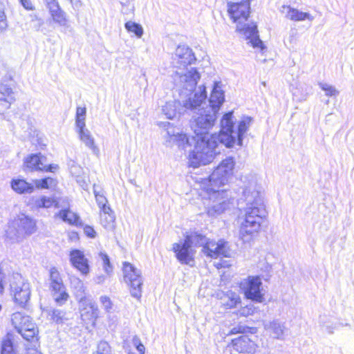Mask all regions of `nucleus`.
<instances>
[{
	"label": "nucleus",
	"mask_w": 354,
	"mask_h": 354,
	"mask_svg": "<svg viewBox=\"0 0 354 354\" xmlns=\"http://www.w3.org/2000/svg\"><path fill=\"white\" fill-rule=\"evenodd\" d=\"M203 103L195 109L191 120V127L195 136L187 137L179 129H176L167 122L166 142L168 145L176 144L178 147H183L186 150L187 147L194 145L189 155L190 166L196 168L201 165H207L214 158L216 154L219 153L217 148L220 145V133L209 134V129L214 126L216 113L212 108H201Z\"/></svg>",
	"instance_id": "1"
},
{
	"label": "nucleus",
	"mask_w": 354,
	"mask_h": 354,
	"mask_svg": "<svg viewBox=\"0 0 354 354\" xmlns=\"http://www.w3.org/2000/svg\"><path fill=\"white\" fill-rule=\"evenodd\" d=\"M243 198L246 207L244 210V219L241 222L239 236L245 243L250 242L254 234L261 228L263 219L266 217L267 212L263 199L259 191L257 177L249 174L242 176Z\"/></svg>",
	"instance_id": "2"
},
{
	"label": "nucleus",
	"mask_w": 354,
	"mask_h": 354,
	"mask_svg": "<svg viewBox=\"0 0 354 354\" xmlns=\"http://www.w3.org/2000/svg\"><path fill=\"white\" fill-rule=\"evenodd\" d=\"M234 167L233 158L228 157L223 160L214 170L209 178L206 180L207 187L204 189L208 196L204 205L207 213L210 216H216L230 208L232 196L230 191L220 187L225 186L232 174Z\"/></svg>",
	"instance_id": "3"
},
{
	"label": "nucleus",
	"mask_w": 354,
	"mask_h": 354,
	"mask_svg": "<svg viewBox=\"0 0 354 354\" xmlns=\"http://www.w3.org/2000/svg\"><path fill=\"white\" fill-rule=\"evenodd\" d=\"M200 77L199 73L194 69L186 74L176 71V75L174 77V82L180 88V95L187 98L183 101V104L179 100L166 102L162 111L167 118L174 119L177 114H180L184 109H195L205 102L207 92L203 85L199 86L198 90L194 93Z\"/></svg>",
	"instance_id": "4"
},
{
	"label": "nucleus",
	"mask_w": 354,
	"mask_h": 354,
	"mask_svg": "<svg viewBox=\"0 0 354 354\" xmlns=\"http://www.w3.org/2000/svg\"><path fill=\"white\" fill-rule=\"evenodd\" d=\"M228 13L234 22L237 23L236 30L243 35L254 48H263V44L260 39L257 26L254 24H244L250 15V2L248 0H241V2H231L227 3Z\"/></svg>",
	"instance_id": "5"
},
{
	"label": "nucleus",
	"mask_w": 354,
	"mask_h": 354,
	"mask_svg": "<svg viewBox=\"0 0 354 354\" xmlns=\"http://www.w3.org/2000/svg\"><path fill=\"white\" fill-rule=\"evenodd\" d=\"M252 118L243 117L238 124L237 130H234L233 113L228 112L223 115L221 121L220 144L227 148L232 147L235 144L241 147L244 134L248 130Z\"/></svg>",
	"instance_id": "6"
},
{
	"label": "nucleus",
	"mask_w": 354,
	"mask_h": 354,
	"mask_svg": "<svg viewBox=\"0 0 354 354\" xmlns=\"http://www.w3.org/2000/svg\"><path fill=\"white\" fill-rule=\"evenodd\" d=\"M10 286L15 303L24 308L31 295L30 283L25 281L20 274L15 273L12 276Z\"/></svg>",
	"instance_id": "7"
},
{
	"label": "nucleus",
	"mask_w": 354,
	"mask_h": 354,
	"mask_svg": "<svg viewBox=\"0 0 354 354\" xmlns=\"http://www.w3.org/2000/svg\"><path fill=\"white\" fill-rule=\"evenodd\" d=\"M245 298L257 303L264 301L265 290L259 276H250L241 283Z\"/></svg>",
	"instance_id": "8"
},
{
	"label": "nucleus",
	"mask_w": 354,
	"mask_h": 354,
	"mask_svg": "<svg viewBox=\"0 0 354 354\" xmlns=\"http://www.w3.org/2000/svg\"><path fill=\"white\" fill-rule=\"evenodd\" d=\"M124 280L131 288V296L139 299L142 296V278L141 272L129 262L123 263Z\"/></svg>",
	"instance_id": "9"
},
{
	"label": "nucleus",
	"mask_w": 354,
	"mask_h": 354,
	"mask_svg": "<svg viewBox=\"0 0 354 354\" xmlns=\"http://www.w3.org/2000/svg\"><path fill=\"white\" fill-rule=\"evenodd\" d=\"M175 67L178 68L175 71L174 77L176 75V71L180 72L181 74L188 73L192 70H197L192 68L189 71L184 73V70L188 65L194 64L196 58L193 53L192 50L186 45H179L175 51L174 56L173 57Z\"/></svg>",
	"instance_id": "10"
},
{
	"label": "nucleus",
	"mask_w": 354,
	"mask_h": 354,
	"mask_svg": "<svg viewBox=\"0 0 354 354\" xmlns=\"http://www.w3.org/2000/svg\"><path fill=\"white\" fill-rule=\"evenodd\" d=\"M50 288L55 302L60 306L63 305L68 300L69 295L55 268L50 270Z\"/></svg>",
	"instance_id": "11"
},
{
	"label": "nucleus",
	"mask_w": 354,
	"mask_h": 354,
	"mask_svg": "<svg viewBox=\"0 0 354 354\" xmlns=\"http://www.w3.org/2000/svg\"><path fill=\"white\" fill-rule=\"evenodd\" d=\"M14 84L10 77L6 76L0 82V114L10 109L11 104L15 101L13 91Z\"/></svg>",
	"instance_id": "12"
},
{
	"label": "nucleus",
	"mask_w": 354,
	"mask_h": 354,
	"mask_svg": "<svg viewBox=\"0 0 354 354\" xmlns=\"http://www.w3.org/2000/svg\"><path fill=\"white\" fill-rule=\"evenodd\" d=\"M46 157L41 153L28 156L24 161V165L30 171H41L46 172H55L58 169L56 164L46 165Z\"/></svg>",
	"instance_id": "13"
},
{
	"label": "nucleus",
	"mask_w": 354,
	"mask_h": 354,
	"mask_svg": "<svg viewBox=\"0 0 354 354\" xmlns=\"http://www.w3.org/2000/svg\"><path fill=\"white\" fill-rule=\"evenodd\" d=\"M202 251L207 257L214 259L220 256L227 257L230 254L227 243L223 240L216 242L209 239Z\"/></svg>",
	"instance_id": "14"
},
{
	"label": "nucleus",
	"mask_w": 354,
	"mask_h": 354,
	"mask_svg": "<svg viewBox=\"0 0 354 354\" xmlns=\"http://www.w3.org/2000/svg\"><path fill=\"white\" fill-rule=\"evenodd\" d=\"M191 248L189 243L185 239L183 243H174L172 250L175 252L177 259L182 264L193 266L194 261Z\"/></svg>",
	"instance_id": "15"
},
{
	"label": "nucleus",
	"mask_w": 354,
	"mask_h": 354,
	"mask_svg": "<svg viewBox=\"0 0 354 354\" xmlns=\"http://www.w3.org/2000/svg\"><path fill=\"white\" fill-rule=\"evenodd\" d=\"M14 221L24 236L33 234L36 230L35 221L24 214H19Z\"/></svg>",
	"instance_id": "16"
},
{
	"label": "nucleus",
	"mask_w": 354,
	"mask_h": 354,
	"mask_svg": "<svg viewBox=\"0 0 354 354\" xmlns=\"http://www.w3.org/2000/svg\"><path fill=\"white\" fill-rule=\"evenodd\" d=\"M232 346L236 351L242 353L253 354L257 349V344L246 335L233 339Z\"/></svg>",
	"instance_id": "17"
},
{
	"label": "nucleus",
	"mask_w": 354,
	"mask_h": 354,
	"mask_svg": "<svg viewBox=\"0 0 354 354\" xmlns=\"http://www.w3.org/2000/svg\"><path fill=\"white\" fill-rule=\"evenodd\" d=\"M286 18L295 21H301L308 19L310 21H313V17L308 12H304L298 9L291 8L290 6H283L280 10Z\"/></svg>",
	"instance_id": "18"
},
{
	"label": "nucleus",
	"mask_w": 354,
	"mask_h": 354,
	"mask_svg": "<svg viewBox=\"0 0 354 354\" xmlns=\"http://www.w3.org/2000/svg\"><path fill=\"white\" fill-rule=\"evenodd\" d=\"M71 261L73 266L83 274H86L89 272L88 260L85 258L84 253L80 250H73L71 252Z\"/></svg>",
	"instance_id": "19"
},
{
	"label": "nucleus",
	"mask_w": 354,
	"mask_h": 354,
	"mask_svg": "<svg viewBox=\"0 0 354 354\" xmlns=\"http://www.w3.org/2000/svg\"><path fill=\"white\" fill-rule=\"evenodd\" d=\"M99 187L94 185L93 186V193L95 194V200L99 206L101 212L104 213V215H108L109 218V222H113L114 221V216L112 215L113 212L111 207L107 205V199L104 196L103 192L101 190H98Z\"/></svg>",
	"instance_id": "20"
},
{
	"label": "nucleus",
	"mask_w": 354,
	"mask_h": 354,
	"mask_svg": "<svg viewBox=\"0 0 354 354\" xmlns=\"http://www.w3.org/2000/svg\"><path fill=\"white\" fill-rule=\"evenodd\" d=\"M223 102V91L218 86V83H215L209 99V105L207 106L206 108H212L214 111H215L216 113H217Z\"/></svg>",
	"instance_id": "21"
},
{
	"label": "nucleus",
	"mask_w": 354,
	"mask_h": 354,
	"mask_svg": "<svg viewBox=\"0 0 354 354\" xmlns=\"http://www.w3.org/2000/svg\"><path fill=\"white\" fill-rule=\"evenodd\" d=\"M48 10L55 23L64 29H68L71 27L66 13L61 8L59 5Z\"/></svg>",
	"instance_id": "22"
},
{
	"label": "nucleus",
	"mask_w": 354,
	"mask_h": 354,
	"mask_svg": "<svg viewBox=\"0 0 354 354\" xmlns=\"http://www.w3.org/2000/svg\"><path fill=\"white\" fill-rule=\"evenodd\" d=\"M218 296L219 297L221 304L225 308H234L241 302L239 295L232 290H228L226 292H222L221 294H218Z\"/></svg>",
	"instance_id": "23"
},
{
	"label": "nucleus",
	"mask_w": 354,
	"mask_h": 354,
	"mask_svg": "<svg viewBox=\"0 0 354 354\" xmlns=\"http://www.w3.org/2000/svg\"><path fill=\"white\" fill-rule=\"evenodd\" d=\"M5 236L6 239L10 243H18L25 238L17 227V225L15 223L14 220L8 223V227L6 230Z\"/></svg>",
	"instance_id": "24"
},
{
	"label": "nucleus",
	"mask_w": 354,
	"mask_h": 354,
	"mask_svg": "<svg viewBox=\"0 0 354 354\" xmlns=\"http://www.w3.org/2000/svg\"><path fill=\"white\" fill-rule=\"evenodd\" d=\"M11 187L15 192L19 194H31L35 190L34 185L26 182L24 179H12Z\"/></svg>",
	"instance_id": "25"
},
{
	"label": "nucleus",
	"mask_w": 354,
	"mask_h": 354,
	"mask_svg": "<svg viewBox=\"0 0 354 354\" xmlns=\"http://www.w3.org/2000/svg\"><path fill=\"white\" fill-rule=\"evenodd\" d=\"M264 326L277 339H281L286 329L284 324L278 319L266 323Z\"/></svg>",
	"instance_id": "26"
},
{
	"label": "nucleus",
	"mask_w": 354,
	"mask_h": 354,
	"mask_svg": "<svg viewBox=\"0 0 354 354\" xmlns=\"http://www.w3.org/2000/svg\"><path fill=\"white\" fill-rule=\"evenodd\" d=\"M71 286L76 299L82 301L86 297V287L79 278H71Z\"/></svg>",
	"instance_id": "27"
},
{
	"label": "nucleus",
	"mask_w": 354,
	"mask_h": 354,
	"mask_svg": "<svg viewBox=\"0 0 354 354\" xmlns=\"http://www.w3.org/2000/svg\"><path fill=\"white\" fill-rule=\"evenodd\" d=\"M22 328L23 329H21V331L19 332V333L28 341H30L33 339L38 332L35 324L32 322L29 316L28 317V321L26 322V324L22 326Z\"/></svg>",
	"instance_id": "28"
},
{
	"label": "nucleus",
	"mask_w": 354,
	"mask_h": 354,
	"mask_svg": "<svg viewBox=\"0 0 354 354\" xmlns=\"http://www.w3.org/2000/svg\"><path fill=\"white\" fill-rule=\"evenodd\" d=\"M209 239H207L205 236H203L201 234L198 232L191 233L189 235H187L185 237V241L189 243V245L192 247L194 246H202L205 247V245L207 243Z\"/></svg>",
	"instance_id": "29"
},
{
	"label": "nucleus",
	"mask_w": 354,
	"mask_h": 354,
	"mask_svg": "<svg viewBox=\"0 0 354 354\" xmlns=\"http://www.w3.org/2000/svg\"><path fill=\"white\" fill-rule=\"evenodd\" d=\"M59 216L64 222H67L69 224L75 225L80 224L79 216L68 209L60 210Z\"/></svg>",
	"instance_id": "30"
},
{
	"label": "nucleus",
	"mask_w": 354,
	"mask_h": 354,
	"mask_svg": "<svg viewBox=\"0 0 354 354\" xmlns=\"http://www.w3.org/2000/svg\"><path fill=\"white\" fill-rule=\"evenodd\" d=\"M28 316L24 315L20 312L15 313L12 315L11 322L15 330L19 333L23 329L22 326H24L26 322L28 321Z\"/></svg>",
	"instance_id": "31"
},
{
	"label": "nucleus",
	"mask_w": 354,
	"mask_h": 354,
	"mask_svg": "<svg viewBox=\"0 0 354 354\" xmlns=\"http://www.w3.org/2000/svg\"><path fill=\"white\" fill-rule=\"evenodd\" d=\"M47 315L50 317V319L57 324H62L66 319L65 317L66 313L64 310L50 308L47 310Z\"/></svg>",
	"instance_id": "32"
},
{
	"label": "nucleus",
	"mask_w": 354,
	"mask_h": 354,
	"mask_svg": "<svg viewBox=\"0 0 354 354\" xmlns=\"http://www.w3.org/2000/svg\"><path fill=\"white\" fill-rule=\"evenodd\" d=\"M34 187L37 189H49L56 185V180L50 177L33 180Z\"/></svg>",
	"instance_id": "33"
},
{
	"label": "nucleus",
	"mask_w": 354,
	"mask_h": 354,
	"mask_svg": "<svg viewBox=\"0 0 354 354\" xmlns=\"http://www.w3.org/2000/svg\"><path fill=\"white\" fill-rule=\"evenodd\" d=\"M79 135L80 140L86 145V147L92 149L95 153L98 151L97 147L95 145L94 139L91 136L88 130L81 132Z\"/></svg>",
	"instance_id": "34"
},
{
	"label": "nucleus",
	"mask_w": 354,
	"mask_h": 354,
	"mask_svg": "<svg viewBox=\"0 0 354 354\" xmlns=\"http://www.w3.org/2000/svg\"><path fill=\"white\" fill-rule=\"evenodd\" d=\"M124 27L128 32L134 33L138 38H140L143 35V28L142 26L138 23L129 21L125 23Z\"/></svg>",
	"instance_id": "35"
},
{
	"label": "nucleus",
	"mask_w": 354,
	"mask_h": 354,
	"mask_svg": "<svg viewBox=\"0 0 354 354\" xmlns=\"http://www.w3.org/2000/svg\"><path fill=\"white\" fill-rule=\"evenodd\" d=\"M55 201L54 198L43 196L35 201V206L37 208H50L54 205Z\"/></svg>",
	"instance_id": "36"
},
{
	"label": "nucleus",
	"mask_w": 354,
	"mask_h": 354,
	"mask_svg": "<svg viewBox=\"0 0 354 354\" xmlns=\"http://www.w3.org/2000/svg\"><path fill=\"white\" fill-rule=\"evenodd\" d=\"M1 354H16L13 343L9 338L3 339L1 342Z\"/></svg>",
	"instance_id": "37"
},
{
	"label": "nucleus",
	"mask_w": 354,
	"mask_h": 354,
	"mask_svg": "<svg viewBox=\"0 0 354 354\" xmlns=\"http://www.w3.org/2000/svg\"><path fill=\"white\" fill-rule=\"evenodd\" d=\"M99 257L100 258V259L102 260V261L103 263V267H104V271L107 274H109L110 272H111L112 270H113V267L111 264L110 259H109V257L107 255V254L105 252H100L99 253Z\"/></svg>",
	"instance_id": "38"
},
{
	"label": "nucleus",
	"mask_w": 354,
	"mask_h": 354,
	"mask_svg": "<svg viewBox=\"0 0 354 354\" xmlns=\"http://www.w3.org/2000/svg\"><path fill=\"white\" fill-rule=\"evenodd\" d=\"M319 87L325 91L327 96H336L339 94V91L333 86L326 83H319Z\"/></svg>",
	"instance_id": "39"
},
{
	"label": "nucleus",
	"mask_w": 354,
	"mask_h": 354,
	"mask_svg": "<svg viewBox=\"0 0 354 354\" xmlns=\"http://www.w3.org/2000/svg\"><path fill=\"white\" fill-rule=\"evenodd\" d=\"M93 354H111V347L106 342L102 341L97 344V350Z\"/></svg>",
	"instance_id": "40"
},
{
	"label": "nucleus",
	"mask_w": 354,
	"mask_h": 354,
	"mask_svg": "<svg viewBox=\"0 0 354 354\" xmlns=\"http://www.w3.org/2000/svg\"><path fill=\"white\" fill-rule=\"evenodd\" d=\"M7 27L8 24L3 11V0H0V32L5 30Z\"/></svg>",
	"instance_id": "41"
},
{
	"label": "nucleus",
	"mask_w": 354,
	"mask_h": 354,
	"mask_svg": "<svg viewBox=\"0 0 354 354\" xmlns=\"http://www.w3.org/2000/svg\"><path fill=\"white\" fill-rule=\"evenodd\" d=\"M100 299L104 310L108 313L110 312L113 307L111 299L107 296H102Z\"/></svg>",
	"instance_id": "42"
},
{
	"label": "nucleus",
	"mask_w": 354,
	"mask_h": 354,
	"mask_svg": "<svg viewBox=\"0 0 354 354\" xmlns=\"http://www.w3.org/2000/svg\"><path fill=\"white\" fill-rule=\"evenodd\" d=\"M76 127L78 129V133L88 131L85 129V118L75 120Z\"/></svg>",
	"instance_id": "43"
},
{
	"label": "nucleus",
	"mask_w": 354,
	"mask_h": 354,
	"mask_svg": "<svg viewBox=\"0 0 354 354\" xmlns=\"http://www.w3.org/2000/svg\"><path fill=\"white\" fill-rule=\"evenodd\" d=\"M21 122L20 124V126H21L22 130L25 133H30V132L29 131L30 130L31 131V126H30V122L29 120L21 118Z\"/></svg>",
	"instance_id": "44"
},
{
	"label": "nucleus",
	"mask_w": 354,
	"mask_h": 354,
	"mask_svg": "<svg viewBox=\"0 0 354 354\" xmlns=\"http://www.w3.org/2000/svg\"><path fill=\"white\" fill-rule=\"evenodd\" d=\"M84 232L88 237L90 238H95L96 235V232L93 227L89 225H86L84 227Z\"/></svg>",
	"instance_id": "45"
},
{
	"label": "nucleus",
	"mask_w": 354,
	"mask_h": 354,
	"mask_svg": "<svg viewBox=\"0 0 354 354\" xmlns=\"http://www.w3.org/2000/svg\"><path fill=\"white\" fill-rule=\"evenodd\" d=\"M90 308L91 310V317L95 321L97 319L99 315L97 306L95 303H90Z\"/></svg>",
	"instance_id": "46"
},
{
	"label": "nucleus",
	"mask_w": 354,
	"mask_h": 354,
	"mask_svg": "<svg viewBox=\"0 0 354 354\" xmlns=\"http://www.w3.org/2000/svg\"><path fill=\"white\" fill-rule=\"evenodd\" d=\"M22 6L28 10H32L34 9V6L30 0H19Z\"/></svg>",
	"instance_id": "47"
},
{
	"label": "nucleus",
	"mask_w": 354,
	"mask_h": 354,
	"mask_svg": "<svg viewBox=\"0 0 354 354\" xmlns=\"http://www.w3.org/2000/svg\"><path fill=\"white\" fill-rule=\"evenodd\" d=\"M133 344L136 347L137 351L140 354H145V348L144 345L138 339H134Z\"/></svg>",
	"instance_id": "48"
},
{
	"label": "nucleus",
	"mask_w": 354,
	"mask_h": 354,
	"mask_svg": "<svg viewBox=\"0 0 354 354\" xmlns=\"http://www.w3.org/2000/svg\"><path fill=\"white\" fill-rule=\"evenodd\" d=\"M86 112V110L85 107H77L76 110V119L85 118Z\"/></svg>",
	"instance_id": "49"
},
{
	"label": "nucleus",
	"mask_w": 354,
	"mask_h": 354,
	"mask_svg": "<svg viewBox=\"0 0 354 354\" xmlns=\"http://www.w3.org/2000/svg\"><path fill=\"white\" fill-rule=\"evenodd\" d=\"M44 2L48 10L59 5L57 0H44Z\"/></svg>",
	"instance_id": "50"
},
{
	"label": "nucleus",
	"mask_w": 354,
	"mask_h": 354,
	"mask_svg": "<svg viewBox=\"0 0 354 354\" xmlns=\"http://www.w3.org/2000/svg\"><path fill=\"white\" fill-rule=\"evenodd\" d=\"M106 280V277L103 274L99 275L94 279V281L97 284L103 283Z\"/></svg>",
	"instance_id": "51"
},
{
	"label": "nucleus",
	"mask_w": 354,
	"mask_h": 354,
	"mask_svg": "<svg viewBox=\"0 0 354 354\" xmlns=\"http://www.w3.org/2000/svg\"><path fill=\"white\" fill-rule=\"evenodd\" d=\"M252 312V308L245 307L241 310L240 313L241 315L248 316V315L251 314Z\"/></svg>",
	"instance_id": "52"
},
{
	"label": "nucleus",
	"mask_w": 354,
	"mask_h": 354,
	"mask_svg": "<svg viewBox=\"0 0 354 354\" xmlns=\"http://www.w3.org/2000/svg\"><path fill=\"white\" fill-rule=\"evenodd\" d=\"M323 328H325V330L330 334H332L333 333V327L330 326H323Z\"/></svg>",
	"instance_id": "53"
},
{
	"label": "nucleus",
	"mask_w": 354,
	"mask_h": 354,
	"mask_svg": "<svg viewBox=\"0 0 354 354\" xmlns=\"http://www.w3.org/2000/svg\"><path fill=\"white\" fill-rule=\"evenodd\" d=\"M241 326H239L238 328L237 327H234L233 328L232 330H231V333L232 334H236V333H241Z\"/></svg>",
	"instance_id": "54"
},
{
	"label": "nucleus",
	"mask_w": 354,
	"mask_h": 354,
	"mask_svg": "<svg viewBox=\"0 0 354 354\" xmlns=\"http://www.w3.org/2000/svg\"><path fill=\"white\" fill-rule=\"evenodd\" d=\"M3 289H4V286L3 284L2 275H1V273L0 272V293L3 292Z\"/></svg>",
	"instance_id": "55"
},
{
	"label": "nucleus",
	"mask_w": 354,
	"mask_h": 354,
	"mask_svg": "<svg viewBox=\"0 0 354 354\" xmlns=\"http://www.w3.org/2000/svg\"><path fill=\"white\" fill-rule=\"evenodd\" d=\"M27 354H42V353L39 352V351H37V350L30 349V350H28Z\"/></svg>",
	"instance_id": "56"
},
{
	"label": "nucleus",
	"mask_w": 354,
	"mask_h": 354,
	"mask_svg": "<svg viewBox=\"0 0 354 354\" xmlns=\"http://www.w3.org/2000/svg\"><path fill=\"white\" fill-rule=\"evenodd\" d=\"M70 1H71V3L72 4H73V3H76V2H77L78 1L77 0H70Z\"/></svg>",
	"instance_id": "57"
},
{
	"label": "nucleus",
	"mask_w": 354,
	"mask_h": 354,
	"mask_svg": "<svg viewBox=\"0 0 354 354\" xmlns=\"http://www.w3.org/2000/svg\"><path fill=\"white\" fill-rule=\"evenodd\" d=\"M306 95H307V94L304 95L302 96V97H301L300 100H305V99H306Z\"/></svg>",
	"instance_id": "58"
}]
</instances>
